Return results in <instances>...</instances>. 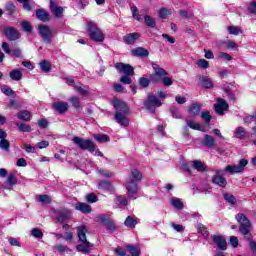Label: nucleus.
<instances>
[{
	"mask_svg": "<svg viewBox=\"0 0 256 256\" xmlns=\"http://www.w3.org/2000/svg\"><path fill=\"white\" fill-rule=\"evenodd\" d=\"M18 119L21 121H31V112L27 110H22L17 113Z\"/></svg>",
	"mask_w": 256,
	"mask_h": 256,
	"instance_id": "cd10ccee",
	"label": "nucleus"
},
{
	"mask_svg": "<svg viewBox=\"0 0 256 256\" xmlns=\"http://www.w3.org/2000/svg\"><path fill=\"white\" fill-rule=\"evenodd\" d=\"M236 220L240 223V233L242 235H249V231L251 229V222L247 219V216L244 214H237Z\"/></svg>",
	"mask_w": 256,
	"mask_h": 256,
	"instance_id": "0eeeda50",
	"label": "nucleus"
},
{
	"mask_svg": "<svg viewBox=\"0 0 256 256\" xmlns=\"http://www.w3.org/2000/svg\"><path fill=\"white\" fill-rule=\"evenodd\" d=\"M113 105L116 109V113L114 116L116 123H118V125H121V127H129V118H127V115H129L131 111L129 110L127 103L122 100L115 99L113 101Z\"/></svg>",
	"mask_w": 256,
	"mask_h": 256,
	"instance_id": "f03ea898",
	"label": "nucleus"
},
{
	"mask_svg": "<svg viewBox=\"0 0 256 256\" xmlns=\"http://www.w3.org/2000/svg\"><path fill=\"white\" fill-rule=\"evenodd\" d=\"M230 245H232V247H234V248L239 247V239H237V237H235V236H231L230 237Z\"/></svg>",
	"mask_w": 256,
	"mask_h": 256,
	"instance_id": "69168bd1",
	"label": "nucleus"
},
{
	"mask_svg": "<svg viewBox=\"0 0 256 256\" xmlns=\"http://www.w3.org/2000/svg\"><path fill=\"white\" fill-rule=\"evenodd\" d=\"M198 233H201L204 237H209V231H207V228L203 224L197 225Z\"/></svg>",
	"mask_w": 256,
	"mask_h": 256,
	"instance_id": "c03bdc74",
	"label": "nucleus"
},
{
	"mask_svg": "<svg viewBox=\"0 0 256 256\" xmlns=\"http://www.w3.org/2000/svg\"><path fill=\"white\" fill-rule=\"evenodd\" d=\"M201 117H202L203 121H205V123L211 122V114L209 113V111L202 112Z\"/></svg>",
	"mask_w": 256,
	"mask_h": 256,
	"instance_id": "4d7b16f0",
	"label": "nucleus"
},
{
	"mask_svg": "<svg viewBox=\"0 0 256 256\" xmlns=\"http://www.w3.org/2000/svg\"><path fill=\"white\" fill-rule=\"evenodd\" d=\"M69 101L72 103L73 107H75V109H79L81 103L79 102V98L73 96L69 99Z\"/></svg>",
	"mask_w": 256,
	"mask_h": 256,
	"instance_id": "13d9d810",
	"label": "nucleus"
},
{
	"mask_svg": "<svg viewBox=\"0 0 256 256\" xmlns=\"http://www.w3.org/2000/svg\"><path fill=\"white\" fill-rule=\"evenodd\" d=\"M126 248L128 249V252L132 256H139V255H141V248H139V246L127 245Z\"/></svg>",
	"mask_w": 256,
	"mask_h": 256,
	"instance_id": "7c9ffc66",
	"label": "nucleus"
},
{
	"mask_svg": "<svg viewBox=\"0 0 256 256\" xmlns=\"http://www.w3.org/2000/svg\"><path fill=\"white\" fill-rule=\"evenodd\" d=\"M50 10L52 14L58 19L63 17V7L55 5V2H50Z\"/></svg>",
	"mask_w": 256,
	"mask_h": 256,
	"instance_id": "2eb2a0df",
	"label": "nucleus"
},
{
	"mask_svg": "<svg viewBox=\"0 0 256 256\" xmlns=\"http://www.w3.org/2000/svg\"><path fill=\"white\" fill-rule=\"evenodd\" d=\"M40 69L44 73H51V62L47 60H42L40 62Z\"/></svg>",
	"mask_w": 256,
	"mask_h": 256,
	"instance_id": "2f4dec72",
	"label": "nucleus"
},
{
	"mask_svg": "<svg viewBox=\"0 0 256 256\" xmlns=\"http://www.w3.org/2000/svg\"><path fill=\"white\" fill-rule=\"evenodd\" d=\"M116 203H118V205H121L122 207H126V205H128V200L127 198L123 197V196H117L115 199Z\"/></svg>",
	"mask_w": 256,
	"mask_h": 256,
	"instance_id": "de8ad7c7",
	"label": "nucleus"
},
{
	"mask_svg": "<svg viewBox=\"0 0 256 256\" xmlns=\"http://www.w3.org/2000/svg\"><path fill=\"white\" fill-rule=\"evenodd\" d=\"M36 17L40 21H43V23H47V21L50 20L49 14L45 10H38V11H36Z\"/></svg>",
	"mask_w": 256,
	"mask_h": 256,
	"instance_id": "a878e982",
	"label": "nucleus"
},
{
	"mask_svg": "<svg viewBox=\"0 0 256 256\" xmlns=\"http://www.w3.org/2000/svg\"><path fill=\"white\" fill-rule=\"evenodd\" d=\"M147 111L155 113L156 107H161V101H159L154 95H148L147 101L144 103Z\"/></svg>",
	"mask_w": 256,
	"mask_h": 256,
	"instance_id": "6e6552de",
	"label": "nucleus"
},
{
	"mask_svg": "<svg viewBox=\"0 0 256 256\" xmlns=\"http://www.w3.org/2000/svg\"><path fill=\"white\" fill-rule=\"evenodd\" d=\"M228 31L230 35H240L241 33H243V30H241V27L239 26H229Z\"/></svg>",
	"mask_w": 256,
	"mask_h": 256,
	"instance_id": "a19ab883",
	"label": "nucleus"
},
{
	"mask_svg": "<svg viewBox=\"0 0 256 256\" xmlns=\"http://www.w3.org/2000/svg\"><path fill=\"white\" fill-rule=\"evenodd\" d=\"M170 204L172 205V207H174V209H177L178 211H181V209H183V202L179 198H172L170 200Z\"/></svg>",
	"mask_w": 256,
	"mask_h": 256,
	"instance_id": "473e14b6",
	"label": "nucleus"
},
{
	"mask_svg": "<svg viewBox=\"0 0 256 256\" xmlns=\"http://www.w3.org/2000/svg\"><path fill=\"white\" fill-rule=\"evenodd\" d=\"M86 29L92 41H96L98 43L105 41V35L103 34V31H101V29L97 27V24L93 22H88Z\"/></svg>",
	"mask_w": 256,
	"mask_h": 256,
	"instance_id": "39448f33",
	"label": "nucleus"
},
{
	"mask_svg": "<svg viewBox=\"0 0 256 256\" xmlns=\"http://www.w3.org/2000/svg\"><path fill=\"white\" fill-rule=\"evenodd\" d=\"M37 149H47L49 147V141H41L36 144Z\"/></svg>",
	"mask_w": 256,
	"mask_h": 256,
	"instance_id": "680f3d73",
	"label": "nucleus"
},
{
	"mask_svg": "<svg viewBox=\"0 0 256 256\" xmlns=\"http://www.w3.org/2000/svg\"><path fill=\"white\" fill-rule=\"evenodd\" d=\"M201 143L204 147H208L209 149H211V148L215 147V138L209 134H205Z\"/></svg>",
	"mask_w": 256,
	"mask_h": 256,
	"instance_id": "f3484780",
	"label": "nucleus"
},
{
	"mask_svg": "<svg viewBox=\"0 0 256 256\" xmlns=\"http://www.w3.org/2000/svg\"><path fill=\"white\" fill-rule=\"evenodd\" d=\"M94 139L98 143H107V141H109V136L106 134H95Z\"/></svg>",
	"mask_w": 256,
	"mask_h": 256,
	"instance_id": "e433bc0d",
	"label": "nucleus"
},
{
	"mask_svg": "<svg viewBox=\"0 0 256 256\" xmlns=\"http://www.w3.org/2000/svg\"><path fill=\"white\" fill-rule=\"evenodd\" d=\"M126 227L130 229H135V225H137V220L131 216H128L124 222Z\"/></svg>",
	"mask_w": 256,
	"mask_h": 256,
	"instance_id": "f704fd0d",
	"label": "nucleus"
},
{
	"mask_svg": "<svg viewBox=\"0 0 256 256\" xmlns=\"http://www.w3.org/2000/svg\"><path fill=\"white\" fill-rule=\"evenodd\" d=\"M188 113L190 117H197L201 113V104L193 103L188 107Z\"/></svg>",
	"mask_w": 256,
	"mask_h": 256,
	"instance_id": "dca6fc26",
	"label": "nucleus"
},
{
	"mask_svg": "<svg viewBox=\"0 0 256 256\" xmlns=\"http://www.w3.org/2000/svg\"><path fill=\"white\" fill-rule=\"evenodd\" d=\"M130 11L132 13L133 18L136 19V21H141V19H143V16L139 13V8H137V6L132 4L130 6Z\"/></svg>",
	"mask_w": 256,
	"mask_h": 256,
	"instance_id": "c756f323",
	"label": "nucleus"
},
{
	"mask_svg": "<svg viewBox=\"0 0 256 256\" xmlns=\"http://www.w3.org/2000/svg\"><path fill=\"white\" fill-rule=\"evenodd\" d=\"M11 57H16L21 59V57H23V54L21 53V49L19 48H14L11 53H10Z\"/></svg>",
	"mask_w": 256,
	"mask_h": 256,
	"instance_id": "5fc2aeb1",
	"label": "nucleus"
},
{
	"mask_svg": "<svg viewBox=\"0 0 256 256\" xmlns=\"http://www.w3.org/2000/svg\"><path fill=\"white\" fill-rule=\"evenodd\" d=\"M190 164L193 169H196V171L199 172H203L205 169H207V166H205V163H203L201 160L191 161Z\"/></svg>",
	"mask_w": 256,
	"mask_h": 256,
	"instance_id": "5701e85b",
	"label": "nucleus"
},
{
	"mask_svg": "<svg viewBox=\"0 0 256 256\" xmlns=\"http://www.w3.org/2000/svg\"><path fill=\"white\" fill-rule=\"evenodd\" d=\"M19 131H22V133H30L31 132V126L26 123H17L16 124Z\"/></svg>",
	"mask_w": 256,
	"mask_h": 256,
	"instance_id": "4c0bfd02",
	"label": "nucleus"
},
{
	"mask_svg": "<svg viewBox=\"0 0 256 256\" xmlns=\"http://www.w3.org/2000/svg\"><path fill=\"white\" fill-rule=\"evenodd\" d=\"M224 199L227 203H230V205H235L237 203V199L231 194H224Z\"/></svg>",
	"mask_w": 256,
	"mask_h": 256,
	"instance_id": "a18cd8bd",
	"label": "nucleus"
},
{
	"mask_svg": "<svg viewBox=\"0 0 256 256\" xmlns=\"http://www.w3.org/2000/svg\"><path fill=\"white\" fill-rule=\"evenodd\" d=\"M235 138L240 140L247 139V130L242 126L237 127L235 129Z\"/></svg>",
	"mask_w": 256,
	"mask_h": 256,
	"instance_id": "4be33fe9",
	"label": "nucleus"
},
{
	"mask_svg": "<svg viewBox=\"0 0 256 256\" xmlns=\"http://www.w3.org/2000/svg\"><path fill=\"white\" fill-rule=\"evenodd\" d=\"M218 59H221L222 61H232L233 57L225 52H218Z\"/></svg>",
	"mask_w": 256,
	"mask_h": 256,
	"instance_id": "37998d69",
	"label": "nucleus"
},
{
	"mask_svg": "<svg viewBox=\"0 0 256 256\" xmlns=\"http://www.w3.org/2000/svg\"><path fill=\"white\" fill-rule=\"evenodd\" d=\"M120 83H123L124 85H131V75L124 74L120 78Z\"/></svg>",
	"mask_w": 256,
	"mask_h": 256,
	"instance_id": "603ef678",
	"label": "nucleus"
},
{
	"mask_svg": "<svg viewBox=\"0 0 256 256\" xmlns=\"http://www.w3.org/2000/svg\"><path fill=\"white\" fill-rule=\"evenodd\" d=\"M54 109L57 111V113L63 114L66 113L69 109V104L67 102H55L53 104Z\"/></svg>",
	"mask_w": 256,
	"mask_h": 256,
	"instance_id": "a211bd4d",
	"label": "nucleus"
},
{
	"mask_svg": "<svg viewBox=\"0 0 256 256\" xmlns=\"http://www.w3.org/2000/svg\"><path fill=\"white\" fill-rule=\"evenodd\" d=\"M75 209L81 213H91V206L87 203H78L75 205Z\"/></svg>",
	"mask_w": 256,
	"mask_h": 256,
	"instance_id": "b1692460",
	"label": "nucleus"
},
{
	"mask_svg": "<svg viewBox=\"0 0 256 256\" xmlns=\"http://www.w3.org/2000/svg\"><path fill=\"white\" fill-rule=\"evenodd\" d=\"M198 67H201L202 69H209V62L205 59H199L197 61Z\"/></svg>",
	"mask_w": 256,
	"mask_h": 256,
	"instance_id": "864d4df0",
	"label": "nucleus"
},
{
	"mask_svg": "<svg viewBox=\"0 0 256 256\" xmlns=\"http://www.w3.org/2000/svg\"><path fill=\"white\" fill-rule=\"evenodd\" d=\"M199 79H200V83H201L202 87H205V89L213 88V81H211V78H209L207 76H202Z\"/></svg>",
	"mask_w": 256,
	"mask_h": 256,
	"instance_id": "393cba45",
	"label": "nucleus"
},
{
	"mask_svg": "<svg viewBox=\"0 0 256 256\" xmlns=\"http://www.w3.org/2000/svg\"><path fill=\"white\" fill-rule=\"evenodd\" d=\"M86 201L88 203H97V196L93 193L86 195Z\"/></svg>",
	"mask_w": 256,
	"mask_h": 256,
	"instance_id": "bf43d9fd",
	"label": "nucleus"
},
{
	"mask_svg": "<svg viewBox=\"0 0 256 256\" xmlns=\"http://www.w3.org/2000/svg\"><path fill=\"white\" fill-rule=\"evenodd\" d=\"M72 141L74 145H77V147L83 151H89V153H93L95 151V143L90 139H83L75 136Z\"/></svg>",
	"mask_w": 256,
	"mask_h": 256,
	"instance_id": "423d86ee",
	"label": "nucleus"
},
{
	"mask_svg": "<svg viewBox=\"0 0 256 256\" xmlns=\"http://www.w3.org/2000/svg\"><path fill=\"white\" fill-rule=\"evenodd\" d=\"M213 243L220 249L221 251H226L227 249V241L221 235H213L211 237Z\"/></svg>",
	"mask_w": 256,
	"mask_h": 256,
	"instance_id": "ddd939ff",
	"label": "nucleus"
},
{
	"mask_svg": "<svg viewBox=\"0 0 256 256\" xmlns=\"http://www.w3.org/2000/svg\"><path fill=\"white\" fill-rule=\"evenodd\" d=\"M31 235H33L36 239H43V232L38 228L32 229Z\"/></svg>",
	"mask_w": 256,
	"mask_h": 256,
	"instance_id": "3c124183",
	"label": "nucleus"
},
{
	"mask_svg": "<svg viewBox=\"0 0 256 256\" xmlns=\"http://www.w3.org/2000/svg\"><path fill=\"white\" fill-rule=\"evenodd\" d=\"M9 147H11V144L7 141V139L0 140V149H3V151H8Z\"/></svg>",
	"mask_w": 256,
	"mask_h": 256,
	"instance_id": "8fccbe9b",
	"label": "nucleus"
},
{
	"mask_svg": "<svg viewBox=\"0 0 256 256\" xmlns=\"http://www.w3.org/2000/svg\"><path fill=\"white\" fill-rule=\"evenodd\" d=\"M6 11H7L8 15H13V13H15V11H17V7H15L13 5V3L8 2L6 4Z\"/></svg>",
	"mask_w": 256,
	"mask_h": 256,
	"instance_id": "09e8293b",
	"label": "nucleus"
},
{
	"mask_svg": "<svg viewBox=\"0 0 256 256\" xmlns=\"http://www.w3.org/2000/svg\"><path fill=\"white\" fill-rule=\"evenodd\" d=\"M96 221H100V223H103V225H108L111 219L109 218V215L100 214L96 217Z\"/></svg>",
	"mask_w": 256,
	"mask_h": 256,
	"instance_id": "58836bf2",
	"label": "nucleus"
},
{
	"mask_svg": "<svg viewBox=\"0 0 256 256\" xmlns=\"http://www.w3.org/2000/svg\"><path fill=\"white\" fill-rule=\"evenodd\" d=\"M3 33L6 35L7 39H9V41H17V39L21 37L19 31L13 27L4 28Z\"/></svg>",
	"mask_w": 256,
	"mask_h": 256,
	"instance_id": "9b49d317",
	"label": "nucleus"
},
{
	"mask_svg": "<svg viewBox=\"0 0 256 256\" xmlns=\"http://www.w3.org/2000/svg\"><path fill=\"white\" fill-rule=\"evenodd\" d=\"M9 77L12 81H21L23 79V71L21 69H14L10 71Z\"/></svg>",
	"mask_w": 256,
	"mask_h": 256,
	"instance_id": "412c9836",
	"label": "nucleus"
},
{
	"mask_svg": "<svg viewBox=\"0 0 256 256\" xmlns=\"http://www.w3.org/2000/svg\"><path fill=\"white\" fill-rule=\"evenodd\" d=\"M72 212L71 210L63 209L60 210L57 214V221L59 223H63L64 221H67V219H71Z\"/></svg>",
	"mask_w": 256,
	"mask_h": 256,
	"instance_id": "4468645a",
	"label": "nucleus"
},
{
	"mask_svg": "<svg viewBox=\"0 0 256 256\" xmlns=\"http://www.w3.org/2000/svg\"><path fill=\"white\" fill-rule=\"evenodd\" d=\"M21 27L22 29L26 32V33H31L33 27H31V24L29 22H22L21 23Z\"/></svg>",
	"mask_w": 256,
	"mask_h": 256,
	"instance_id": "6e6d98bb",
	"label": "nucleus"
},
{
	"mask_svg": "<svg viewBox=\"0 0 256 256\" xmlns=\"http://www.w3.org/2000/svg\"><path fill=\"white\" fill-rule=\"evenodd\" d=\"M152 68L155 71V74L157 77H165L167 75V71L161 67H159V65L152 63Z\"/></svg>",
	"mask_w": 256,
	"mask_h": 256,
	"instance_id": "c85d7f7f",
	"label": "nucleus"
},
{
	"mask_svg": "<svg viewBox=\"0 0 256 256\" xmlns=\"http://www.w3.org/2000/svg\"><path fill=\"white\" fill-rule=\"evenodd\" d=\"M39 35L42 37L44 43H51V37H53V30L49 26H38Z\"/></svg>",
	"mask_w": 256,
	"mask_h": 256,
	"instance_id": "1a4fd4ad",
	"label": "nucleus"
},
{
	"mask_svg": "<svg viewBox=\"0 0 256 256\" xmlns=\"http://www.w3.org/2000/svg\"><path fill=\"white\" fill-rule=\"evenodd\" d=\"M160 19H167L168 15H171V10L167 8H162L158 12Z\"/></svg>",
	"mask_w": 256,
	"mask_h": 256,
	"instance_id": "79ce46f5",
	"label": "nucleus"
},
{
	"mask_svg": "<svg viewBox=\"0 0 256 256\" xmlns=\"http://www.w3.org/2000/svg\"><path fill=\"white\" fill-rule=\"evenodd\" d=\"M162 83L165 87H171L173 85V80L170 77L162 78Z\"/></svg>",
	"mask_w": 256,
	"mask_h": 256,
	"instance_id": "e2e57ef3",
	"label": "nucleus"
},
{
	"mask_svg": "<svg viewBox=\"0 0 256 256\" xmlns=\"http://www.w3.org/2000/svg\"><path fill=\"white\" fill-rule=\"evenodd\" d=\"M139 37H140L139 33L134 32L124 36L123 40H124V43H126V45H135V41H137Z\"/></svg>",
	"mask_w": 256,
	"mask_h": 256,
	"instance_id": "6ab92c4d",
	"label": "nucleus"
},
{
	"mask_svg": "<svg viewBox=\"0 0 256 256\" xmlns=\"http://www.w3.org/2000/svg\"><path fill=\"white\" fill-rule=\"evenodd\" d=\"M133 57H149V51L143 47H138L131 50Z\"/></svg>",
	"mask_w": 256,
	"mask_h": 256,
	"instance_id": "aec40b11",
	"label": "nucleus"
},
{
	"mask_svg": "<svg viewBox=\"0 0 256 256\" xmlns=\"http://www.w3.org/2000/svg\"><path fill=\"white\" fill-rule=\"evenodd\" d=\"M139 84L141 85V87H149V79L140 78Z\"/></svg>",
	"mask_w": 256,
	"mask_h": 256,
	"instance_id": "774afa93",
	"label": "nucleus"
},
{
	"mask_svg": "<svg viewBox=\"0 0 256 256\" xmlns=\"http://www.w3.org/2000/svg\"><path fill=\"white\" fill-rule=\"evenodd\" d=\"M98 189H102L103 191H113V185L107 181H101L98 184Z\"/></svg>",
	"mask_w": 256,
	"mask_h": 256,
	"instance_id": "72a5a7b5",
	"label": "nucleus"
},
{
	"mask_svg": "<svg viewBox=\"0 0 256 256\" xmlns=\"http://www.w3.org/2000/svg\"><path fill=\"white\" fill-rule=\"evenodd\" d=\"M141 179H143V174H141V172L138 170H132L131 176L126 182V189L130 199H137V192L139 191L137 183H139Z\"/></svg>",
	"mask_w": 256,
	"mask_h": 256,
	"instance_id": "7ed1b4c3",
	"label": "nucleus"
},
{
	"mask_svg": "<svg viewBox=\"0 0 256 256\" xmlns=\"http://www.w3.org/2000/svg\"><path fill=\"white\" fill-rule=\"evenodd\" d=\"M247 163H249L247 160L241 159L238 165H228L224 170H216V174L212 178V183L218 187H227V180L223 176H225L226 173H230L231 175H233V173H242L245 167H247Z\"/></svg>",
	"mask_w": 256,
	"mask_h": 256,
	"instance_id": "f257e3e1",
	"label": "nucleus"
},
{
	"mask_svg": "<svg viewBox=\"0 0 256 256\" xmlns=\"http://www.w3.org/2000/svg\"><path fill=\"white\" fill-rule=\"evenodd\" d=\"M54 251H57L58 253H65L69 251V247L64 246L63 244H58L53 247Z\"/></svg>",
	"mask_w": 256,
	"mask_h": 256,
	"instance_id": "49530a36",
	"label": "nucleus"
},
{
	"mask_svg": "<svg viewBox=\"0 0 256 256\" xmlns=\"http://www.w3.org/2000/svg\"><path fill=\"white\" fill-rule=\"evenodd\" d=\"M115 68L117 69V71L123 73L124 75H135L133 67L129 64L120 62L115 65Z\"/></svg>",
	"mask_w": 256,
	"mask_h": 256,
	"instance_id": "f8f14e48",
	"label": "nucleus"
},
{
	"mask_svg": "<svg viewBox=\"0 0 256 256\" xmlns=\"http://www.w3.org/2000/svg\"><path fill=\"white\" fill-rule=\"evenodd\" d=\"M78 239L81 241L82 244H78L76 246L77 251L79 253H83L84 255H88V253H91V249H93V244H91L89 241H87V226H78Z\"/></svg>",
	"mask_w": 256,
	"mask_h": 256,
	"instance_id": "20e7f679",
	"label": "nucleus"
},
{
	"mask_svg": "<svg viewBox=\"0 0 256 256\" xmlns=\"http://www.w3.org/2000/svg\"><path fill=\"white\" fill-rule=\"evenodd\" d=\"M171 226H172V229H174V231H177L178 233L185 231V228L181 224L172 223Z\"/></svg>",
	"mask_w": 256,
	"mask_h": 256,
	"instance_id": "052dcab7",
	"label": "nucleus"
},
{
	"mask_svg": "<svg viewBox=\"0 0 256 256\" xmlns=\"http://www.w3.org/2000/svg\"><path fill=\"white\" fill-rule=\"evenodd\" d=\"M24 149L26 153H36L35 146H32L31 144H24Z\"/></svg>",
	"mask_w": 256,
	"mask_h": 256,
	"instance_id": "0e129e2a",
	"label": "nucleus"
},
{
	"mask_svg": "<svg viewBox=\"0 0 256 256\" xmlns=\"http://www.w3.org/2000/svg\"><path fill=\"white\" fill-rule=\"evenodd\" d=\"M99 173L102 175V177H113V172L109 171V170H99Z\"/></svg>",
	"mask_w": 256,
	"mask_h": 256,
	"instance_id": "338daca9",
	"label": "nucleus"
},
{
	"mask_svg": "<svg viewBox=\"0 0 256 256\" xmlns=\"http://www.w3.org/2000/svg\"><path fill=\"white\" fill-rule=\"evenodd\" d=\"M214 109L218 115H225V111L229 109V104L223 98H219L214 105Z\"/></svg>",
	"mask_w": 256,
	"mask_h": 256,
	"instance_id": "9d476101",
	"label": "nucleus"
},
{
	"mask_svg": "<svg viewBox=\"0 0 256 256\" xmlns=\"http://www.w3.org/2000/svg\"><path fill=\"white\" fill-rule=\"evenodd\" d=\"M36 201L38 203L49 204L51 203V197L49 195H38Z\"/></svg>",
	"mask_w": 256,
	"mask_h": 256,
	"instance_id": "c9c22d12",
	"label": "nucleus"
},
{
	"mask_svg": "<svg viewBox=\"0 0 256 256\" xmlns=\"http://www.w3.org/2000/svg\"><path fill=\"white\" fill-rule=\"evenodd\" d=\"M144 23L145 25H147V27H151L152 29L155 28V25H156L155 19H153V17L148 15L144 16Z\"/></svg>",
	"mask_w": 256,
	"mask_h": 256,
	"instance_id": "ea45409f",
	"label": "nucleus"
},
{
	"mask_svg": "<svg viewBox=\"0 0 256 256\" xmlns=\"http://www.w3.org/2000/svg\"><path fill=\"white\" fill-rule=\"evenodd\" d=\"M186 124L190 129H194V131H202L205 133V129H201V124L197 123L195 120H186Z\"/></svg>",
	"mask_w": 256,
	"mask_h": 256,
	"instance_id": "bb28decb",
	"label": "nucleus"
}]
</instances>
